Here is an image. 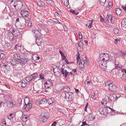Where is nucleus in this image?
I'll return each mask as SVG.
<instances>
[{"mask_svg":"<svg viewBox=\"0 0 126 126\" xmlns=\"http://www.w3.org/2000/svg\"><path fill=\"white\" fill-rule=\"evenodd\" d=\"M41 30L39 31L36 29L32 30V32L36 35V43L38 46H41L43 40L42 39Z\"/></svg>","mask_w":126,"mask_h":126,"instance_id":"obj_1","label":"nucleus"},{"mask_svg":"<svg viewBox=\"0 0 126 126\" xmlns=\"http://www.w3.org/2000/svg\"><path fill=\"white\" fill-rule=\"evenodd\" d=\"M23 17L20 20L19 23L16 27L18 29H22L24 28L26 26L27 21L28 22V20L27 19V16H22Z\"/></svg>","mask_w":126,"mask_h":126,"instance_id":"obj_2","label":"nucleus"},{"mask_svg":"<svg viewBox=\"0 0 126 126\" xmlns=\"http://www.w3.org/2000/svg\"><path fill=\"white\" fill-rule=\"evenodd\" d=\"M49 117V112L42 113L39 116V120L43 122H45Z\"/></svg>","mask_w":126,"mask_h":126,"instance_id":"obj_3","label":"nucleus"},{"mask_svg":"<svg viewBox=\"0 0 126 126\" xmlns=\"http://www.w3.org/2000/svg\"><path fill=\"white\" fill-rule=\"evenodd\" d=\"M65 96L64 97V98L65 99L68 98L69 99L68 101V103L71 102L74 98V95L73 93L71 92H70L68 93H65Z\"/></svg>","mask_w":126,"mask_h":126,"instance_id":"obj_4","label":"nucleus"},{"mask_svg":"<svg viewBox=\"0 0 126 126\" xmlns=\"http://www.w3.org/2000/svg\"><path fill=\"white\" fill-rule=\"evenodd\" d=\"M108 107H103L100 108L99 109V111L102 115H105L108 113L109 112V110L108 109Z\"/></svg>","mask_w":126,"mask_h":126,"instance_id":"obj_5","label":"nucleus"},{"mask_svg":"<svg viewBox=\"0 0 126 126\" xmlns=\"http://www.w3.org/2000/svg\"><path fill=\"white\" fill-rule=\"evenodd\" d=\"M109 89L111 91H117L118 89L117 86L114 84H113L112 83H110L109 84Z\"/></svg>","mask_w":126,"mask_h":126,"instance_id":"obj_6","label":"nucleus"},{"mask_svg":"<svg viewBox=\"0 0 126 126\" xmlns=\"http://www.w3.org/2000/svg\"><path fill=\"white\" fill-rule=\"evenodd\" d=\"M45 89H48L51 87L53 86L52 80H47L44 84Z\"/></svg>","mask_w":126,"mask_h":126,"instance_id":"obj_7","label":"nucleus"},{"mask_svg":"<svg viewBox=\"0 0 126 126\" xmlns=\"http://www.w3.org/2000/svg\"><path fill=\"white\" fill-rule=\"evenodd\" d=\"M14 38V36L13 34L12 33L8 32V39L10 41V43L9 44V45H8V49L9 48V47L11 46L12 45V42H13V41H12V40H13Z\"/></svg>","mask_w":126,"mask_h":126,"instance_id":"obj_8","label":"nucleus"},{"mask_svg":"<svg viewBox=\"0 0 126 126\" xmlns=\"http://www.w3.org/2000/svg\"><path fill=\"white\" fill-rule=\"evenodd\" d=\"M118 99V97L115 94H113L110 95L108 99L111 102L115 101Z\"/></svg>","mask_w":126,"mask_h":126,"instance_id":"obj_9","label":"nucleus"},{"mask_svg":"<svg viewBox=\"0 0 126 126\" xmlns=\"http://www.w3.org/2000/svg\"><path fill=\"white\" fill-rule=\"evenodd\" d=\"M106 19L108 23H110L111 24H113L115 20V18L114 16H107Z\"/></svg>","mask_w":126,"mask_h":126,"instance_id":"obj_10","label":"nucleus"},{"mask_svg":"<svg viewBox=\"0 0 126 126\" xmlns=\"http://www.w3.org/2000/svg\"><path fill=\"white\" fill-rule=\"evenodd\" d=\"M23 57L22 54H14V58L16 60L17 62Z\"/></svg>","mask_w":126,"mask_h":126,"instance_id":"obj_11","label":"nucleus"},{"mask_svg":"<svg viewBox=\"0 0 126 126\" xmlns=\"http://www.w3.org/2000/svg\"><path fill=\"white\" fill-rule=\"evenodd\" d=\"M121 27L122 30L126 31V18H124L121 21Z\"/></svg>","mask_w":126,"mask_h":126,"instance_id":"obj_12","label":"nucleus"},{"mask_svg":"<svg viewBox=\"0 0 126 126\" xmlns=\"http://www.w3.org/2000/svg\"><path fill=\"white\" fill-rule=\"evenodd\" d=\"M78 49L79 51H81L83 50V43L80 41L79 42L78 44Z\"/></svg>","mask_w":126,"mask_h":126,"instance_id":"obj_13","label":"nucleus"},{"mask_svg":"<svg viewBox=\"0 0 126 126\" xmlns=\"http://www.w3.org/2000/svg\"><path fill=\"white\" fill-rule=\"evenodd\" d=\"M77 63L79 61V64H84V60H81L80 57V54L78 52V54L77 58Z\"/></svg>","mask_w":126,"mask_h":126,"instance_id":"obj_14","label":"nucleus"},{"mask_svg":"<svg viewBox=\"0 0 126 126\" xmlns=\"http://www.w3.org/2000/svg\"><path fill=\"white\" fill-rule=\"evenodd\" d=\"M24 103L25 104V105L26 106V110L28 111L31 108L32 106V104L31 103H28L27 104H26L25 102V100H24Z\"/></svg>","mask_w":126,"mask_h":126,"instance_id":"obj_15","label":"nucleus"},{"mask_svg":"<svg viewBox=\"0 0 126 126\" xmlns=\"http://www.w3.org/2000/svg\"><path fill=\"white\" fill-rule=\"evenodd\" d=\"M28 61L29 60L28 59L25 58H23V57L21 59L18 61V62H19L21 64H24L25 63H27Z\"/></svg>","mask_w":126,"mask_h":126,"instance_id":"obj_16","label":"nucleus"},{"mask_svg":"<svg viewBox=\"0 0 126 126\" xmlns=\"http://www.w3.org/2000/svg\"><path fill=\"white\" fill-rule=\"evenodd\" d=\"M15 102L14 100H12L11 101H8V107H13L15 105Z\"/></svg>","mask_w":126,"mask_h":126,"instance_id":"obj_17","label":"nucleus"},{"mask_svg":"<svg viewBox=\"0 0 126 126\" xmlns=\"http://www.w3.org/2000/svg\"><path fill=\"white\" fill-rule=\"evenodd\" d=\"M8 65V64L6 62H5L4 63L3 65L4 66V71L6 75H7L8 74V70L7 69Z\"/></svg>","mask_w":126,"mask_h":126,"instance_id":"obj_18","label":"nucleus"},{"mask_svg":"<svg viewBox=\"0 0 126 126\" xmlns=\"http://www.w3.org/2000/svg\"><path fill=\"white\" fill-rule=\"evenodd\" d=\"M62 89L64 92H65V93H68L70 92V89L69 87L68 86L63 87Z\"/></svg>","mask_w":126,"mask_h":126,"instance_id":"obj_19","label":"nucleus"},{"mask_svg":"<svg viewBox=\"0 0 126 126\" xmlns=\"http://www.w3.org/2000/svg\"><path fill=\"white\" fill-rule=\"evenodd\" d=\"M55 101V99L53 98H52L47 100V102L48 104L50 105L51 104L52 105Z\"/></svg>","mask_w":126,"mask_h":126,"instance_id":"obj_20","label":"nucleus"},{"mask_svg":"<svg viewBox=\"0 0 126 126\" xmlns=\"http://www.w3.org/2000/svg\"><path fill=\"white\" fill-rule=\"evenodd\" d=\"M20 14L22 16H27V15H29V13L27 11L22 10L20 12Z\"/></svg>","mask_w":126,"mask_h":126,"instance_id":"obj_21","label":"nucleus"},{"mask_svg":"<svg viewBox=\"0 0 126 126\" xmlns=\"http://www.w3.org/2000/svg\"><path fill=\"white\" fill-rule=\"evenodd\" d=\"M8 64L14 66L16 64V62L15 60H14V59H10L9 61H8Z\"/></svg>","mask_w":126,"mask_h":126,"instance_id":"obj_22","label":"nucleus"},{"mask_svg":"<svg viewBox=\"0 0 126 126\" xmlns=\"http://www.w3.org/2000/svg\"><path fill=\"white\" fill-rule=\"evenodd\" d=\"M15 116V115L14 113L10 114L8 116V119H9L10 121H12L13 119Z\"/></svg>","mask_w":126,"mask_h":126,"instance_id":"obj_23","label":"nucleus"},{"mask_svg":"<svg viewBox=\"0 0 126 126\" xmlns=\"http://www.w3.org/2000/svg\"><path fill=\"white\" fill-rule=\"evenodd\" d=\"M115 12L117 15H120L121 14L122 10L120 8H116L115 9Z\"/></svg>","mask_w":126,"mask_h":126,"instance_id":"obj_24","label":"nucleus"},{"mask_svg":"<svg viewBox=\"0 0 126 126\" xmlns=\"http://www.w3.org/2000/svg\"><path fill=\"white\" fill-rule=\"evenodd\" d=\"M56 21L53 20L52 19H50L49 20L48 22V23L49 25L50 26H52L53 25L54 23L55 24V23H56Z\"/></svg>","mask_w":126,"mask_h":126,"instance_id":"obj_25","label":"nucleus"},{"mask_svg":"<svg viewBox=\"0 0 126 126\" xmlns=\"http://www.w3.org/2000/svg\"><path fill=\"white\" fill-rule=\"evenodd\" d=\"M47 99L44 98L39 101V104H44L47 103Z\"/></svg>","mask_w":126,"mask_h":126,"instance_id":"obj_26","label":"nucleus"},{"mask_svg":"<svg viewBox=\"0 0 126 126\" xmlns=\"http://www.w3.org/2000/svg\"><path fill=\"white\" fill-rule=\"evenodd\" d=\"M10 29L8 30V32H10L13 33L15 32V29L14 28L11 26H10L9 27Z\"/></svg>","mask_w":126,"mask_h":126,"instance_id":"obj_27","label":"nucleus"},{"mask_svg":"<svg viewBox=\"0 0 126 126\" xmlns=\"http://www.w3.org/2000/svg\"><path fill=\"white\" fill-rule=\"evenodd\" d=\"M109 6H107L106 7V9L107 11H109L110 10V9L111 8L112 5L111 2H109L108 3Z\"/></svg>","mask_w":126,"mask_h":126,"instance_id":"obj_28","label":"nucleus"},{"mask_svg":"<svg viewBox=\"0 0 126 126\" xmlns=\"http://www.w3.org/2000/svg\"><path fill=\"white\" fill-rule=\"evenodd\" d=\"M31 77L32 78L30 80V81H32V80L36 78V77L37 76V74L35 73L33 74H32L31 75Z\"/></svg>","mask_w":126,"mask_h":126,"instance_id":"obj_29","label":"nucleus"},{"mask_svg":"<svg viewBox=\"0 0 126 126\" xmlns=\"http://www.w3.org/2000/svg\"><path fill=\"white\" fill-rule=\"evenodd\" d=\"M70 11L71 13L74 14L76 15H77L79 14V12L76 10L71 9L70 10Z\"/></svg>","mask_w":126,"mask_h":126,"instance_id":"obj_30","label":"nucleus"},{"mask_svg":"<svg viewBox=\"0 0 126 126\" xmlns=\"http://www.w3.org/2000/svg\"><path fill=\"white\" fill-rule=\"evenodd\" d=\"M31 54L30 53H29L28 52L27 53H22V54L23 56V57L25 58V57L28 56H29L30 54Z\"/></svg>","mask_w":126,"mask_h":126,"instance_id":"obj_31","label":"nucleus"},{"mask_svg":"<svg viewBox=\"0 0 126 126\" xmlns=\"http://www.w3.org/2000/svg\"><path fill=\"white\" fill-rule=\"evenodd\" d=\"M28 117L27 116H24L22 118V121L23 122H25L26 123L27 121H28V119H27Z\"/></svg>","mask_w":126,"mask_h":126,"instance_id":"obj_32","label":"nucleus"},{"mask_svg":"<svg viewBox=\"0 0 126 126\" xmlns=\"http://www.w3.org/2000/svg\"><path fill=\"white\" fill-rule=\"evenodd\" d=\"M64 71V78H66L67 77L68 75H70L69 72H68L66 70H65Z\"/></svg>","mask_w":126,"mask_h":126,"instance_id":"obj_33","label":"nucleus"},{"mask_svg":"<svg viewBox=\"0 0 126 126\" xmlns=\"http://www.w3.org/2000/svg\"><path fill=\"white\" fill-rule=\"evenodd\" d=\"M100 3L102 6H104L105 3L106 2V0H100Z\"/></svg>","mask_w":126,"mask_h":126,"instance_id":"obj_34","label":"nucleus"},{"mask_svg":"<svg viewBox=\"0 0 126 126\" xmlns=\"http://www.w3.org/2000/svg\"><path fill=\"white\" fill-rule=\"evenodd\" d=\"M37 4L40 6H44L45 5L43 1L40 0L37 3Z\"/></svg>","mask_w":126,"mask_h":126,"instance_id":"obj_35","label":"nucleus"},{"mask_svg":"<svg viewBox=\"0 0 126 126\" xmlns=\"http://www.w3.org/2000/svg\"><path fill=\"white\" fill-rule=\"evenodd\" d=\"M63 3L64 5L66 6H67L69 4V0L64 1V2H63Z\"/></svg>","mask_w":126,"mask_h":126,"instance_id":"obj_36","label":"nucleus"},{"mask_svg":"<svg viewBox=\"0 0 126 126\" xmlns=\"http://www.w3.org/2000/svg\"><path fill=\"white\" fill-rule=\"evenodd\" d=\"M89 116V118L90 120H93L95 118V117H94L93 115H92V114H90Z\"/></svg>","mask_w":126,"mask_h":126,"instance_id":"obj_37","label":"nucleus"},{"mask_svg":"<svg viewBox=\"0 0 126 126\" xmlns=\"http://www.w3.org/2000/svg\"><path fill=\"white\" fill-rule=\"evenodd\" d=\"M81 8L83 9H85L86 8V4L84 2H83L81 4Z\"/></svg>","mask_w":126,"mask_h":126,"instance_id":"obj_38","label":"nucleus"},{"mask_svg":"<svg viewBox=\"0 0 126 126\" xmlns=\"http://www.w3.org/2000/svg\"><path fill=\"white\" fill-rule=\"evenodd\" d=\"M99 19L101 22H105L106 20L102 16H100Z\"/></svg>","mask_w":126,"mask_h":126,"instance_id":"obj_39","label":"nucleus"},{"mask_svg":"<svg viewBox=\"0 0 126 126\" xmlns=\"http://www.w3.org/2000/svg\"><path fill=\"white\" fill-rule=\"evenodd\" d=\"M5 57V55L4 54L1 53L0 54V59H4Z\"/></svg>","mask_w":126,"mask_h":126,"instance_id":"obj_40","label":"nucleus"},{"mask_svg":"<svg viewBox=\"0 0 126 126\" xmlns=\"http://www.w3.org/2000/svg\"><path fill=\"white\" fill-rule=\"evenodd\" d=\"M20 85L23 88H24L26 86V84L23 83V82H22L20 84Z\"/></svg>","mask_w":126,"mask_h":126,"instance_id":"obj_41","label":"nucleus"},{"mask_svg":"<svg viewBox=\"0 0 126 126\" xmlns=\"http://www.w3.org/2000/svg\"><path fill=\"white\" fill-rule=\"evenodd\" d=\"M19 19L18 18H17L16 21V23L15 24V25L16 27L17 26V25H18V24L19 23Z\"/></svg>","mask_w":126,"mask_h":126,"instance_id":"obj_42","label":"nucleus"},{"mask_svg":"<svg viewBox=\"0 0 126 126\" xmlns=\"http://www.w3.org/2000/svg\"><path fill=\"white\" fill-rule=\"evenodd\" d=\"M119 29L117 28H115L113 30L115 34L118 33L119 32Z\"/></svg>","mask_w":126,"mask_h":126,"instance_id":"obj_43","label":"nucleus"},{"mask_svg":"<svg viewBox=\"0 0 126 126\" xmlns=\"http://www.w3.org/2000/svg\"><path fill=\"white\" fill-rule=\"evenodd\" d=\"M121 71L123 73V77H124L125 75V74H124V73H126V69H122Z\"/></svg>","mask_w":126,"mask_h":126,"instance_id":"obj_44","label":"nucleus"},{"mask_svg":"<svg viewBox=\"0 0 126 126\" xmlns=\"http://www.w3.org/2000/svg\"><path fill=\"white\" fill-rule=\"evenodd\" d=\"M12 100H14L12 97V95L10 94L9 96H8V101H12Z\"/></svg>","mask_w":126,"mask_h":126,"instance_id":"obj_45","label":"nucleus"},{"mask_svg":"<svg viewBox=\"0 0 126 126\" xmlns=\"http://www.w3.org/2000/svg\"><path fill=\"white\" fill-rule=\"evenodd\" d=\"M42 74V73L40 74L39 77L40 79L41 80H44V76Z\"/></svg>","mask_w":126,"mask_h":126,"instance_id":"obj_46","label":"nucleus"},{"mask_svg":"<svg viewBox=\"0 0 126 126\" xmlns=\"http://www.w3.org/2000/svg\"><path fill=\"white\" fill-rule=\"evenodd\" d=\"M79 66L80 67H81V69L83 70L85 68L84 64H79Z\"/></svg>","mask_w":126,"mask_h":126,"instance_id":"obj_47","label":"nucleus"},{"mask_svg":"<svg viewBox=\"0 0 126 126\" xmlns=\"http://www.w3.org/2000/svg\"><path fill=\"white\" fill-rule=\"evenodd\" d=\"M8 123H9V125H8V126H11L14 123L13 121L12 120V121H10V120H8Z\"/></svg>","mask_w":126,"mask_h":126,"instance_id":"obj_48","label":"nucleus"},{"mask_svg":"<svg viewBox=\"0 0 126 126\" xmlns=\"http://www.w3.org/2000/svg\"><path fill=\"white\" fill-rule=\"evenodd\" d=\"M85 59L84 60V64L85 63L87 64H89V63L88 61V59H87L85 57Z\"/></svg>","mask_w":126,"mask_h":126,"instance_id":"obj_49","label":"nucleus"},{"mask_svg":"<svg viewBox=\"0 0 126 126\" xmlns=\"http://www.w3.org/2000/svg\"><path fill=\"white\" fill-rule=\"evenodd\" d=\"M52 67L53 68V71L54 73H55V72L54 71V69H56V68H57V67L56 65L55 64H53L52 65Z\"/></svg>","mask_w":126,"mask_h":126,"instance_id":"obj_50","label":"nucleus"},{"mask_svg":"<svg viewBox=\"0 0 126 126\" xmlns=\"http://www.w3.org/2000/svg\"><path fill=\"white\" fill-rule=\"evenodd\" d=\"M2 123L3 124L2 125L3 126H6V123L5 121V119H3L2 120Z\"/></svg>","mask_w":126,"mask_h":126,"instance_id":"obj_51","label":"nucleus"},{"mask_svg":"<svg viewBox=\"0 0 126 126\" xmlns=\"http://www.w3.org/2000/svg\"><path fill=\"white\" fill-rule=\"evenodd\" d=\"M32 78L31 77V75H30V76L29 77L28 76L26 78V80H29L28 81L29 82H31V81H30V79H31Z\"/></svg>","mask_w":126,"mask_h":126,"instance_id":"obj_52","label":"nucleus"},{"mask_svg":"<svg viewBox=\"0 0 126 126\" xmlns=\"http://www.w3.org/2000/svg\"><path fill=\"white\" fill-rule=\"evenodd\" d=\"M9 56L11 57V59H14V54H9Z\"/></svg>","mask_w":126,"mask_h":126,"instance_id":"obj_53","label":"nucleus"},{"mask_svg":"<svg viewBox=\"0 0 126 126\" xmlns=\"http://www.w3.org/2000/svg\"><path fill=\"white\" fill-rule=\"evenodd\" d=\"M79 37L80 39H82V35L81 32H80L79 33Z\"/></svg>","mask_w":126,"mask_h":126,"instance_id":"obj_54","label":"nucleus"},{"mask_svg":"<svg viewBox=\"0 0 126 126\" xmlns=\"http://www.w3.org/2000/svg\"><path fill=\"white\" fill-rule=\"evenodd\" d=\"M119 41H120V40L119 39H118V38L116 39H115L114 43L116 44H118V43H117Z\"/></svg>","mask_w":126,"mask_h":126,"instance_id":"obj_55","label":"nucleus"},{"mask_svg":"<svg viewBox=\"0 0 126 126\" xmlns=\"http://www.w3.org/2000/svg\"><path fill=\"white\" fill-rule=\"evenodd\" d=\"M22 102V100L21 98H19L17 100V103H18L20 104Z\"/></svg>","mask_w":126,"mask_h":126,"instance_id":"obj_56","label":"nucleus"},{"mask_svg":"<svg viewBox=\"0 0 126 126\" xmlns=\"http://www.w3.org/2000/svg\"><path fill=\"white\" fill-rule=\"evenodd\" d=\"M88 126V125L86 123V121L85 122H82V124L81 125V126H83L84 125H87Z\"/></svg>","mask_w":126,"mask_h":126,"instance_id":"obj_57","label":"nucleus"},{"mask_svg":"<svg viewBox=\"0 0 126 126\" xmlns=\"http://www.w3.org/2000/svg\"><path fill=\"white\" fill-rule=\"evenodd\" d=\"M61 72L62 73V74L63 75H64V70L63 68H61Z\"/></svg>","mask_w":126,"mask_h":126,"instance_id":"obj_58","label":"nucleus"},{"mask_svg":"<svg viewBox=\"0 0 126 126\" xmlns=\"http://www.w3.org/2000/svg\"><path fill=\"white\" fill-rule=\"evenodd\" d=\"M3 13H7V9L6 7H5V9L4 10Z\"/></svg>","mask_w":126,"mask_h":126,"instance_id":"obj_59","label":"nucleus"},{"mask_svg":"<svg viewBox=\"0 0 126 126\" xmlns=\"http://www.w3.org/2000/svg\"><path fill=\"white\" fill-rule=\"evenodd\" d=\"M47 2L49 4H51L52 3V0H47Z\"/></svg>","mask_w":126,"mask_h":126,"instance_id":"obj_60","label":"nucleus"},{"mask_svg":"<svg viewBox=\"0 0 126 126\" xmlns=\"http://www.w3.org/2000/svg\"><path fill=\"white\" fill-rule=\"evenodd\" d=\"M88 103H87L86 104V105L85 107V110L86 111H87V108L88 106Z\"/></svg>","mask_w":126,"mask_h":126,"instance_id":"obj_61","label":"nucleus"},{"mask_svg":"<svg viewBox=\"0 0 126 126\" xmlns=\"http://www.w3.org/2000/svg\"><path fill=\"white\" fill-rule=\"evenodd\" d=\"M108 108H109V110H110L111 111L114 112L115 110L114 109H112V108H111L110 107H108Z\"/></svg>","mask_w":126,"mask_h":126,"instance_id":"obj_62","label":"nucleus"},{"mask_svg":"<svg viewBox=\"0 0 126 126\" xmlns=\"http://www.w3.org/2000/svg\"><path fill=\"white\" fill-rule=\"evenodd\" d=\"M28 26L29 27H31L32 25V22L31 21L29 22L28 23Z\"/></svg>","mask_w":126,"mask_h":126,"instance_id":"obj_63","label":"nucleus"},{"mask_svg":"<svg viewBox=\"0 0 126 126\" xmlns=\"http://www.w3.org/2000/svg\"><path fill=\"white\" fill-rule=\"evenodd\" d=\"M57 123L56 122L54 121L53 122L51 125V126H56V125Z\"/></svg>","mask_w":126,"mask_h":126,"instance_id":"obj_64","label":"nucleus"}]
</instances>
